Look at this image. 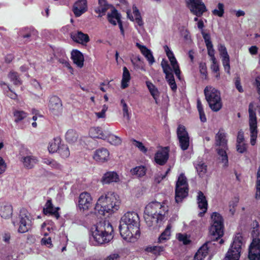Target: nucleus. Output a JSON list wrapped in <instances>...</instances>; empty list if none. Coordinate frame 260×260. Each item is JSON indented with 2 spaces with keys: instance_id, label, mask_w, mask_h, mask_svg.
<instances>
[{
  "instance_id": "680f3d73",
  "label": "nucleus",
  "mask_w": 260,
  "mask_h": 260,
  "mask_svg": "<svg viewBox=\"0 0 260 260\" xmlns=\"http://www.w3.org/2000/svg\"><path fill=\"white\" fill-rule=\"evenodd\" d=\"M109 7L108 5H103L101 6H99L97 9L95 10V12L97 13L102 14V15H104L106 11L108 10Z\"/></svg>"
},
{
  "instance_id": "aec40b11",
  "label": "nucleus",
  "mask_w": 260,
  "mask_h": 260,
  "mask_svg": "<svg viewBox=\"0 0 260 260\" xmlns=\"http://www.w3.org/2000/svg\"><path fill=\"white\" fill-rule=\"evenodd\" d=\"M109 156V152L107 149L101 148L94 151L93 158L96 161L100 163H103L108 161Z\"/></svg>"
},
{
  "instance_id": "c9c22d12",
  "label": "nucleus",
  "mask_w": 260,
  "mask_h": 260,
  "mask_svg": "<svg viewBox=\"0 0 260 260\" xmlns=\"http://www.w3.org/2000/svg\"><path fill=\"white\" fill-rule=\"evenodd\" d=\"M171 226L170 224L167 225L165 231L159 236L157 241L158 243H163L170 239V236H171Z\"/></svg>"
},
{
  "instance_id": "20e7f679",
  "label": "nucleus",
  "mask_w": 260,
  "mask_h": 260,
  "mask_svg": "<svg viewBox=\"0 0 260 260\" xmlns=\"http://www.w3.org/2000/svg\"><path fill=\"white\" fill-rule=\"evenodd\" d=\"M245 241L242 234L237 233L233 239L224 260H239Z\"/></svg>"
},
{
  "instance_id": "2eb2a0df",
  "label": "nucleus",
  "mask_w": 260,
  "mask_h": 260,
  "mask_svg": "<svg viewBox=\"0 0 260 260\" xmlns=\"http://www.w3.org/2000/svg\"><path fill=\"white\" fill-rule=\"evenodd\" d=\"M59 210V207H54L52 200L49 198L47 201L43 208V212L45 215L53 216L58 219L60 217V214L58 212V210Z\"/></svg>"
},
{
  "instance_id": "de8ad7c7",
  "label": "nucleus",
  "mask_w": 260,
  "mask_h": 260,
  "mask_svg": "<svg viewBox=\"0 0 260 260\" xmlns=\"http://www.w3.org/2000/svg\"><path fill=\"white\" fill-rule=\"evenodd\" d=\"M141 53L147 58L149 63L150 64L153 63L155 61L154 57L152 55V52L150 50L148 49L147 47L145 48L143 50H142Z\"/></svg>"
},
{
  "instance_id": "58836bf2",
  "label": "nucleus",
  "mask_w": 260,
  "mask_h": 260,
  "mask_svg": "<svg viewBox=\"0 0 260 260\" xmlns=\"http://www.w3.org/2000/svg\"><path fill=\"white\" fill-rule=\"evenodd\" d=\"M145 250L147 252H150L157 255H159L161 252L165 250V247L162 246H148Z\"/></svg>"
},
{
  "instance_id": "c756f323",
  "label": "nucleus",
  "mask_w": 260,
  "mask_h": 260,
  "mask_svg": "<svg viewBox=\"0 0 260 260\" xmlns=\"http://www.w3.org/2000/svg\"><path fill=\"white\" fill-rule=\"evenodd\" d=\"M228 149L224 148H218L216 149L217 153L218 155V159L223 163V167H227L229 166L228 156L226 150Z\"/></svg>"
},
{
  "instance_id": "e2e57ef3",
  "label": "nucleus",
  "mask_w": 260,
  "mask_h": 260,
  "mask_svg": "<svg viewBox=\"0 0 260 260\" xmlns=\"http://www.w3.org/2000/svg\"><path fill=\"white\" fill-rule=\"evenodd\" d=\"M218 50L221 57L229 55L224 45L220 44L218 46Z\"/></svg>"
},
{
  "instance_id": "0eeeda50",
  "label": "nucleus",
  "mask_w": 260,
  "mask_h": 260,
  "mask_svg": "<svg viewBox=\"0 0 260 260\" xmlns=\"http://www.w3.org/2000/svg\"><path fill=\"white\" fill-rule=\"evenodd\" d=\"M188 189L187 178L182 173L179 176L175 186V202L177 203L182 202L188 196Z\"/></svg>"
},
{
  "instance_id": "774afa93",
  "label": "nucleus",
  "mask_w": 260,
  "mask_h": 260,
  "mask_svg": "<svg viewBox=\"0 0 260 260\" xmlns=\"http://www.w3.org/2000/svg\"><path fill=\"white\" fill-rule=\"evenodd\" d=\"M235 85L236 88L240 92H243V89L242 86L241 85L240 79L239 78H237L235 82Z\"/></svg>"
},
{
  "instance_id": "6ab92c4d",
  "label": "nucleus",
  "mask_w": 260,
  "mask_h": 260,
  "mask_svg": "<svg viewBox=\"0 0 260 260\" xmlns=\"http://www.w3.org/2000/svg\"><path fill=\"white\" fill-rule=\"evenodd\" d=\"M70 37L75 42L82 45H85L90 41L88 35L81 31L71 32Z\"/></svg>"
},
{
  "instance_id": "393cba45",
  "label": "nucleus",
  "mask_w": 260,
  "mask_h": 260,
  "mask_svg": "<svg viewBox=\"0 0 260 260\" xmlns=\"http://www.w3.org/2000/svg\"><path fill=\"white\" fill-rule=\"evenodd\" d=\"M216 146L219 148L228 149V140L226 139V134L223 132V130H219L215 136Z\"/></svg>"
},
{
  "instance_id": "bf43d9fd",
  "label": "nucleus",
  "mask_w": 260,
  "mask_h": 260,
  "mask_svg": "<svg viewBox=\"0 0 260 260\" xmlns=\"http://www.w3.org/2000/svg\"><path fill=\"white\" fill-rule=\"evenodd\" d=\"M237 151L240 153H244L247 151V145L244 143H236Z\"/></svg>"
},
{
  "instance_id": "09e8293b",
  "label": "nucleus",
  "mask_w": 260,
  "mask_h": 260,
  "mask_svg": "<svg viewBox=\"0 0 260 260\" xmlns=\"http://www.w3.org/2000/svg\"><path fill=\"white\" fill-rule=\"evenodd\" d=\"M106 139L109 143L114 145H118L121 143V139L113 134H109Z\"/></svg>"
},
{
  "instance_id": "f8f14e48",
  "label": "nucleus",
  "mask_w": 260,
  "mask_h": 260,
  "mask_svg": "<svg viewBox=\"0 0 260 260\" xmlns=\"http://www.w3.org/2000/svg\"><path fill=\"white\" fill-rule=\"evenodd\" d=\"M19 221L17 222L14 220L12 221V223L14 226L19 225L18 232L19 233H25L31 229V220L25 214H20L19 216Z\"/></svg>"
},
{
  "instance_id": "052dcab7",
  "label": "nucleus",
  "mask_w": 260,
  "mask_h": 260,
  "mask_svg": "<svg viewBox=\"0 0 260 260\" xmlns=\"http://www.w3.org/2000/svg\"><path fill=\"white\" fill-rule=\"evenodd\" d=\"M132 141L135 143L134 145L138 147L140 151L143 152H146L147 151V148L144 146L143 144L139 141H138L135 139H133Z\"/></svg>"
},
{
  "instance_id": "c85d7f7f",
  "label": "nucleus",
  "mask_w": 260,
  "mask_h": 260,
  "mask_svg": "<svg viewBox=\"0 0 260 260\" xmlns=\"http://www.w3.org/2000/svg\"><path fill=\"white\" fill-rule=\"evenodd\" d=\"M121 19V15L118 12V11L113 7V10L111 13L107 14V19L108 21L113 25H116L117 22Z\"/></svg>"
},
{
  "instance_id": "a19ab883",
  "label": "nucleus",
  "mask_w": 260,
  "mask_h": 260,
  "mask_svg": "<svg viewBox=\"0 0 260 260\" xmlns=\"http://www.w3.org/2000/svg\"><path fill=\"white\" fill-rule=\"evenodd\" d=\"M146 169L143 166L136 167L131 170V172L133 175H136L139 177L144 176L146 174Z\"/></svg>"
},
{
  "instance_id": "ea45409f",
  "label": "nucleus",
  "mask_w": 260,
  "mask_h": 260,
  "mask_svg": "<svg viewBox=\"0 0 260 260\" xmlns=\"http://www.w3.org/2000/svg\"><path fill=\"white\" fill-rule=\"evenodd\" d=\"M0 85L2 88H3V90L5 92H8V91H10L11 93L9 94H8L7 95L10 98L12 99L15 100L17 98V95L14 92L11 88L10 87L9 85H8L7 83L3 81H1L0 82Z\"/></svg>"
},
{
  "instance_id": "4d7b16f0",
  "label": "nucleus",
  "mask_w": 260,
  "mask_h": 260,
  "mask_svg": "<svg viewBox=\"0 0 260 260\" xmlns=\"http://www.w3.org/2000/svg\"><path fill=\"white\" fill-rule=\"evenodd\" d=\"M161 66L163 70L164 73L172 71L171 67L168 63L167 60L163 59L161 62Z\"/></svg>"
},
{
  "instance_id": "bb28decb",
  "label": "nucleus",
  "mask_w": 260,
  "mask_h": 260,
  "mask_svg": "<svg viewBox=\"0 0 260 260\" xmlns=\"http://www.w3.org/2000/svg\"><path fill=\"white\" fill-rule=\"evenodd\" d=\"M118 228L120 234L124 239H126L130 235L133 236V232H134V229L133 228H129L128 225L121 221H120Z\"/></svg>"
},
{
  "instance_id": "4468645a",
  "label": "nucleus",
  "mask_w": 260,
  "mask_h": 260,
  "mask_svg": "<svg viewBox=\"0 0 260 260\" xmlns=\"http://www.w3.org/2000/svg\"><path fill=\"white\" fill-rule=\"evenodd\" d=\"M248 257L250 260H260V239H254L249 247Z\"/></svg>"
},
{
  "instance_id": "b1692460",
  "label": "nucleus",
  "mask_w": 260,
  "mask_h": 260,
  "mask_svg": "<svg viewBox=\"0 0 260 260\" xmlns=\"http://www.w3.org/2000/svg\"><path fill=\"white\" fill-rule=\"evenodd\" d=\"M71 58L78 67L81 68L83 67L84 56L79 50L77 49L73 50L71 52Z\"/></svg>"
},
{
  "instance_id": "c03bdc74",
  "label": "nucleus",
  "mask_w": 260,
  "mask_h": 260,
  "mask_svg": "<svg viewBox=\"0 0 260 260\" xmlns=\"http://www.w3.org/2000/svg\"><path fill=\"white\" fill-rule=\"evenodd\" d=\"M196 169L200 177H203L207 172V166L202 162L194 164Z\"/></svg>"
},
{
  "instance_id": "6e6552de",
  "label": "nucleus",
  "mask_w": 260,
  "mask_h": 260,
  "mask_svg": "<svg viewBox=\"0 0 260 260\" xmlns=\"http://www.w3.org/2000/svg\"><path fill=\"white\" fill-rule=\"evenodd\" d=\"M255 109L252 103L249 105L248 112L249 116V127L250 131V144L254 146L256 143L257 135V119L255 113Z\"/></svg>"
},
{
  "instance_id": "cd10ccee",
  "label": "nucleus",
  "mask_w": 260,
  "mask_h": 260,
  "mask_svg": "<svg viewBox=\"0 0 260 260\" xmlns=\"http://www.w3.org/2000/svg\"><path fill=\"white\" fill-rule=\"evenodd\" d=\"M210 243L207 242L200 248L194 256V260H204L208 253V244Z\"/></svg>"
},
{
  "instance_id": "e433bc0d",
  "label": "nucleus",
  "mask_w": 260,
  "mask_h": 260,
  "mask_svg": "<svg viewBox=\"0 0 260 260\" xmlns=\"http://www.w3.org/2000/svg\"><path fill=\"white\" fill-rule=\"evenodd\" d=\"M66 139L70 143H73L77 141L78 135L77 132L72 129H69L66 134Z\"/></svg>"
},
{
  "instance_id": "72a5a7b5",
  "label": "nucleus",
  "mask_w": 260,
  "mask_h": 260,
  "mask_svg": "<svg viewBox=\"0 0 260 260\" xmlns=\"http://www.w3.org/2000/svg\"><path fill=\"white\" fill-rule=\"evenodd\" d=\"M131 80V75L129 71L126 67H124L123 68L122 78L121 80V87L122 89H125L128 86V83Z\"/></svg>"
},
{
  "instance_id": "f3484780",
  "label": "nucleus",
  "mask_w": 260,
  "mask_h": 260,
  "mask_svg": "<svg viewBox=\"0 0 260 260\" xmlns=\"http://www.w3.org/2000/svg\"><path fill=\"white\" fill-rule=\"evenodd\" d=\"M169 156L168 148L165 147L157 151L155 154L154 159L157 164L164 166L167 162Z\"/></svg>"
},
{
  "instance_id": "f03ea898",
  "label": "nucleus",
  "mask_w": 260,
  "mask_h": 260,
  "mask_svg": "<svg viewBox=\"0 0 260 260\" xmlns=\"http://www.w3.org/2000/svg\"><path fill=\"white\" fill-rule=\"evenodd\" d=\"M120 204L118 196L114 192H108L99 198L95 210L101 215H105V212L112 213L118 210Z\"/></svg>"
},
{
  "instance_id": "864d4df0",
  "label": "nucleus",
  "mask_w": 260,
  "mask_h": 260,
  "mask_svg": "<svg viewBox=\"0 0 260 260\" xmlns=\"http://www.w3.org/2000/svg\"><path fill=\"white\" fill-rule=\"evenodd\" d=\"M145 221L149 227H151L153 225V220L156 221V217L149 214H145L144 216Z\"/></svg>"
},
{
  "instance_id": "f704fd0d",
  "label": "nucleus",
  "mask_w": 260,
  "mask_h": 260,
  "mask_svg": "<svg viewBox=\"0 0 260 260\" xmlns=\"http://www.w3.org/2000/svg\"><path fill=\"white\" fill-rule=\"evenodd\" d=\"M8 77L10 81L13 82L15 86H19L22 84V81L21 80L18 73L14 71H11L8 75Z\"/></svg>"
},
{
  "instance_id": "5fc2aeb1",
  "label": "nucleus",
  "mask_w": 260,
  "mask_h": 260,
  "mask_svg": "<svg viewBox=\"0 0 260 260\" xmlns=\"http://www.w3.org/2000/svg\"><path fill=\"white\" fill-rule=\"evenodd\" d=\"M177 239L179 241L182 242L184 245H188L191 242V241L188 239L186 234L179 233L177 235Z\"/></svg>"
},
{
  "instance_id": "603ef678",
  "label": "nucleus",
  "mask_w": 260,
  "mask_h": 260,
  "mask_svg": "<svg viewBox=\"0 0 260 260\" xmlns=\"http://www.w3.org/2000/svg\"><path fill=\"white\" fill-rule=\"evenodd\" d=\"M222 62L225 72H226L228 74H230V65L229 55L222 57Z\"/></svg>"
},
{
  "instance_id": "37998d69",
  "label": "nucleus",
  "mask_w": 260,
  "mask_h": 260,
  "mask_svg": "<svg viewBox=\"0 0 260 260\" xmlns=\"http://www.w3.org/2000/svg\"><path fill=\"white\" fill-rule=\"evenodd\" d=\"M57 152L63 158H67L70 155V151L67 145L64 144H60Z\"/></svg>"
},
{
  "instance_id": "79ce46f5",
  "label": "nucleus",
  "mask_w": 260,
  "mask_h": 260,
  "mask_svg": "<svg viewBox=\"0 0 260 260\" xmlns=\"http://www.w3.org/2000/svg\"><path fill=\"white\" fill-rule=\"evenodd\" d=\"M197 108L200 115V119L202 122L207 121L206 117L204 111L202 103L199 99L197 100Z\"/></svg>"
},
{
  "instance_id": "13d9d810",
  "label": "nucleus",
  "mask_w": 260,
  "mask_h": 260,
  "mask_svg": "<svg viewBox=\"0 0 260 260\" xmlns=\"http://www.w3.org/2000/svg\"><path fill=\"white\" fill-rule=\"evenodd\" d=\"M201 34L205 41L206 46H209L210 45L212 44V43L211 41L210 35L209 33H206L203 30H202Z\"/></svg>"
},
{
  "instance_id": "473e14b6",
  "label": "nucleus",
  "mask_w": 260,
  "mask_h": 260,
  "mask_svg": "<svg viewBox=\"0 0 260 260\" xmlns=\"http://www.w3.org/2000/svg\"><path fill=\"white\" fill-rule=\"evenodd\" d=\"M146 85L151 95L157 103V98L159 95V92L157 87L150 81H146Z\"/></svg>"
},
{
  "instance_id": "7ed1b4c3",
  "label": "nucleus",
  "mask_w": 260,
  "mask_h": 260,
  "mask_svg": "<svg viewBox=\"0 0 260 260\" xmlns=\"http://www.w3.org/2000/svg\"><path fill=\"white\" fill-rule=\"evenodd\" d=\"M204 92L210 109L214 112L219 111L222 107L219 91L212 86H206Z\"/></svg>"
},
{
  "instance_id": "dca6fc26",
  "label": "nucleus",
  "mask_w": 260,
  "mask_h": 260,
  "mask_svg": "<svg viewBox=\"0 0 260 260\" xmlns=\"http://www.w3.org/2000/svg\"><path fill=\"white\" fill-rule=\"evenodd\" d=\"M92 198L90 193L83 192L80 194L78 200V207L83 210H88L91 204Z\"/></svg>"
},
{
  "instance_id": "49530a36",
  "label": "nucleus",
  "mask_w": 260,
  "mask_h": 260,
  "mask_svg": "<svg viewBox=\"0 0 260 260\" xmlns=\"http://www.w3.org/2000/svg\"><path fill=\"white\" fill-rule=\"evenodd\" d=\"M170 61L172 67V68L174 70V72L175 75H176L178 79H180L181 72L179 69V64L176 58L175 57L173 59L170 60Z\"/></svg>"
},
{
  "instance_id": "0e129e2a",
  "label": "nucleus",
  "mask_w": 260,
  "mask_h": 260,
  "mask_svg": "<svg viewBox=\"0 0 260 260\" xmlns=\"http://www.w3.org/2000/svg\"><path fill=\"white\" fill-rule=\"evenodd\" d=\"M51 242V239L50 237L48 238H43L41 240L42 245L47 246L49 248L52 247L53 246Z\"/></svg>"
},
{
  "instance_id": "8fccbe9b",
  "label": "nucleus",
  "mask_w": 260,
  "mask_h": 260,
  "mask_svg": "<svg viewBox=\"0 0 260 260\" xmlns=\"http://www.w3.org/2000/svg\"><path fill=\"white\" fill-rule=\"evenodd\" d=\"M27 114L23 111H15L14 112V121L18 122L27 117Z\"/></svg>"
},
{
  "instance_id": "412c9836",
  "label": "nucleus",
  "mask_w": 260,
  "mask_h": 260,
  "mask_svg": "<svg viewBox=\"0 0 260 260\" xmlns=\"http://www.w3.org/2000/svg\"><path fill=\"white\" fill-rule=\"evenodd\" d=\"M197 203L199 209L203 210V212H200L199 214V215L202 217L207 212L208 202L206 197L201 191H199L198 192Z\"/></svg>"
},
{
  "instance_id": "4c0bfd02",
  "label": "nucleus",
  "mask_w": 260,
  "mask_h": 260,
  "mask_svg": "<svg viewBox=\"0 0 260 260\" xmlns=\"http://www.w3.org/2000/svg\"><path fill=\"white\" fill-rule=\"evenodd\" d=\"M61 144V140L59 138L54 139L53 141L50 143L48 147L50 153H54L58 151Z\"/></svg>"
},
{
  "instance_id": "2f4dec72",
  "label": "nucleus",
  "mask_w": 260,
  "mask_h": 260,
  "mask_svg": "<svg viewBox=\"0 0 260 260\" xmlns=\"http://www.w3.org/2000/svg\"><path fill=\"white\" fill-rule=\"evenodd\" d=\"M89 134L91 137L96 138L102 139H106V136L103 132L102 129L100 127H92L89 130Z\"/></svg>"
},
{
  "instance_id": "7c9ffc66",
  "label": "nucleus",
  "mask_w": 260,
  "mask_h": 260,
  "mask_svg": "<svg viewBox=\"0 0 260 260\" xmlns=\"http://www.w3.org/2000/svg\"><path fill=\"white\" fill-rule=\"evenodd\" d=\"M22 161L25 168L27 169H31L34 167L35 165L37 164L38 160L36 157L32 155H28L23 157L22 158Z\"/></svg>"
},
{
  "instance_id": "a211bd4d",
  "label": "nucleus",
  "mask_w": 260,
  "mask_h": 260,
  "mask_svg": "<svg viewBox=\"0 0 260 260\" xmlns=\"http://www.w3.org/2000/svg\"><path fill=\"white\" fill-rule=\"evenodd\" d=\"M87 11V3L86 0H78L74 5L73 11L75 16L80 17Z\"/></svg>"
},
{
  "instance_id": "1a4fd4ad",
  "label": "nucleus",
  "mask_w": 260,
  "mask_h": 260,
  "mask_svg": "<svg viewBox=\"0 0 260 260\" xmlns=\"http://www.w3.org/2000/svg\"><path fill=\"white\" fill-rule=\"evenodd\" d=\"M121 222L128 225L129 228L136 230V234L139 232L140 219L138 214L135 212H127L121 217Z\"/></svg>"
},
{
  "instance_id": "a878e982",
  "label": "nucleus",
  "mask_w": 260,
  "mask_h": 260,
  "mask_svg": "<svg viewBox=\"0 0 260 260\" xmlns=\"http://www.w3.org/2000/svg\"><path fill=\"white\" fill-rule=\"evenodd\" d=\"M38 34V31L33 27H23L21 28L18 35L23 39H26V40L30 41V38L36 37Z\"/></svg>"
},
{
  "instance_id": "a18cd8bd",
  "label": "nucleus",
  "mask_w": 260,
  "mask_h": 260,
  "mask_svg": "<svg viewBox=\"0 0 260 260\" xmlns=\"http://www.w3.org/2000/svg\"><path fill=\"white\" fill-rule=\"evenodd\" d=\"M43 162L44 164L49 165L51 167L53 168L58 170L61 169V165L54 159L45 158L43 159Z\"/></svg>"
},
{
  "instance_id": "39448f33",
  "label": "nucleus",
  "mask_w": 260,
  "mask_h": 260,
  "mask_svg": "<svg viewBox=\"0 0 260 260\" xmlns=\"http://www.w3.org/2000/svg\"><path fill=\"white\" fill-rule=\"evenodd\" d=\"M167 207L156 201L149 203L145 207L144 213L149 214L156 217V223H160L166 218L168 212Z\"/></svg>"
},
{
  "instance_id": "9d476101",
  "label": "nucleus",
  "mask_w": 260,
  "mask_h": 260,
  "mask_svg": "<svg viewBox=\"0 0 260 260\" xmlns=\"http://www.w3.org/2000/svg\"><path fill=\"white\" fill-rule=\"evenodd\" d=\"M186 2L190 12L197 17H201L207 11L202 0H186Z\"/></svg>"
},
{
  "instance_id": "3c124183",
  "label": "nucleus",
  "mask_w": 260,
  "mask_h": 260,
  "mask_svg": "<svg viewBox=\"0 0 260 260\" xmlns=\"http://www.w3.org/2000/svg\"><path fill=\"white\" fill-rule=\"evenodd\" d=\"M224 12V5L222 3H218L217 5V9H214L212 11L213 15L220 17L223 16Z\"/></svg>"
},
{
  "instance_id": "ddd939ff",
  "label": "nucleus",
  "mask_w": 260,
  "mask_h": 260,
  "mask_svg": "<svg viewBox=\"0 0 260 260\" xmlns=\"http://www.w3.org/2000/svg\"><path fill=\"white\" fill-rule=\"evenodd\" d=\"M62 102L60 98L56 95H52L49 99L48 107L50 111L54 115H59L62 112Z\"/></svg>"
},
{
  "instance_id": "338daca9",
  "label": "nucleus",
  "mask_w": 260,
  "mask_h": 260,
  "mask_svg": "<svg viewBox=\"0 0 260 260\" xmlns=\"http://www.w3.org/2000/svg\"><path fill=\"white\" fill-rule=\"evenodd\" d=\"M61 53L62 57L59 58L57 60L60 63L64 64L68 61V58L66 56L65 51H62Z\"/></svg>"
},
{
  "instance_id": "423d86ee",
  "label": "nucleus",
  "mask_w": 260,
  "mask_h": 260,
  "mask_svg": "<svg viewBox=\"0 0 260 260\" xmlns=\"http://www.w3.org/2000/svg\"><path fill=\"white\" fill-rule=\"evenodd\" d=\"M212 223L209 228V233L212 240L217 241L223 235V220L221 215L217 212H213L211 216Z\"/></svg>"
},
{
  "instance_id": "69168bd1",
  "label": "nucleus",
  "mask_w": 260,
  "mask_h": 260,
  "mask_svg": "<svg viewBox=\"0 0 260 260\" xmlns=\"http://www.w3.org/2000/svg\"><path fill=\"white\" fill-rule=\"evenodd\" d=\"M244 140V132L241 129L238 132L236 143H242Z\"/></svg>"
},
{
  "instance_id": "9b49d317",
  "label": "nucleus",
  "mask_w": 260,
  "mask_h": 260,
  "mask_svg": "<svg viewBox=\"0 0 260 260\" xmlns=\"http://www.w3.org/2000/svg\"><path fill=\"white\" fill-rule=\"evenodd\" d=\"M177 136L181 149L183 151L187 150L189 146V136L184 125L179 124L178 126Z\"/></svg>"
},
{
  "instance_id": "4be33fe9",
  "label": "nucleus",
  "mask_w": 260,
  "mask_h": 260,
  "mask_svg": "<svg viewBox=\"0 0 260 260\" xmlns=\"http://www.w3.org/2000/svg\"><path fill=\"white\" fill-rule=\"evenodd\" d=\"M13 213L12 205L8 202L0 203V215L2 218L7 219L11 217Z\"/></svg>"
},
{
  "instance_id": "f257e3e1",
  "label": "nucleus",
  "mask_w": 260,
  "mask_h": 260,
  "mask_svg": "<svg viewBox=\"0 0 260 260\" xmlns=\"http://www.w3.org/2000/svg\"><path fill=\"white\" fill-rule=\"evenodd\" d=\"M95 230L91 232L90 242L94 245L109 242L113 238V229L111 224L106 220L100 221L94 226Z\"/></svg>"
},
{
  "instance_id": "6e6d98bb",
  "label": "nucleus",
  "mask_w": 260,
  "mask_h": 260,
  "mask_svg": "<svg viewBox=\"0 0 260 260\" xmlns=\"http://www.w3.org/2000/svg\"><path fill=\"white\" fill-rule=\"evenodd\" d=\"M120 104L121 106L122 107V111L123 113V116L126 117L128 119H129V113L128 112V108L126 104V103L125 102L124 100L123 99L121 100L120 101Z\"/></svg>"
},
{
  "instance_id": "5701e85b",
  "label": "nucleus",
  "mask_w": 260,
  "mask_h": 260,
  "mask_svg": "<svg viewBox=\"0 0 260 260\" xmlns=\"http://www.w3.org/2000/svg\"><path fill=\"white\" fill-rule=\"evenodd\" d=\"M119 181V175L114 171L107 172L104 174L101 179L103 184L117 182Z\"/></svg>"
}]
</instances>
